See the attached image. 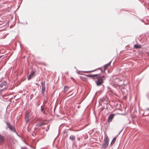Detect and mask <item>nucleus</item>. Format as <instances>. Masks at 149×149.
Listing matches in <instances>:
<instances>
[{
	"mask_svg": "<svg viewBox=\"0 0 149 149\" xmlns=\"http://www.w3.org/2000/svg\"><path fill=\"white\" fill-rule=\"evenodd\" d=\"M41 85L42 87V86L43 87H45V81H42L41 82Z\"/></svg>",
	"mask_w": 149,
	"mask_h": 149,
	"instance_id": "12",
	"label": "nucleus"
},
{
	"mask_svg": "<svg viewBox=\"0 0 149 149\" xmlns=\"http://www.w3.org/2000/svg\"><path fill=\"white\" fill-rule=\"evenodd\" d=\"M115 115V114H111L109 115L107 120V121L108 122H110L112 121V120L113 119Z\"/></svg>",
	"mask_w": 149,
	"mask_h": 149,
	"instance_id": "4",
	"label": "nucleus"
},
{
	"mask_svg": "<svg viewBox=\"0 0 149 149\" xmlns=\"http://www.w3.org/2000/svg\"><path fill=\"white\" fill-rule=\"evenodd\" d=\"M27 149L26 148H23L22 149Z\"/></svg>",
	"mask_w": 149,
	"mask_h": 149,
	"instance_id": "27",
	"label": "nucleus"
},
{
	"mask_svg": "<svg viewBox=\"0 0 149 149\" xmlns=\"http://www.w3.org/2000/svg\"><path fill=\"white\" fill-rule=\"evenodd\" d=\"M98 75V74H89L87 75V76L89 77H90L91 78H93L94 77H96Z\"/></svg>",
	"mask_w": 149,
	"mask_h": 149,
	"instance_id": "10",
	"label": "nucleus"
},
{
	"mask_svg": "<svg viewBox=\"0 0 149 149\" xmlns=\"http://www.w3.org/2000/svg\"><path fill=\"white\" fill-rule=\"evenodd\" d=\"M44 124V123H39L38 124H37V125H36V126H37V127H40L42 125H43Z\"/></svg>",
	"mask_w": 149,
	"mask_h": 149,
	"instance_id": "17",
	"label": "nucleus"
},
{
	"mask_svg": "<svg viewBox=\"0 0 149 149\" xmlns=\"http://www.w3.org/2000/svg\"><path fill=\"white\" fill-rule=\"evenodd\" d=\"M45 91V87H42L41 92L43 95L44 94Z\"/></svg>",
	"mask_w": 149,
	"mask_h": 149,
	"instance_id": "14",
	"label": "nucleus"
},
{
	"mask_svg": "<svg viewBox=\"0 0 149 149\" xmlns=\"http://www.w3.org/2000/svg\"><path fill=\"white\" fill-rule=\"evenodd\" d=\"M95 71V70H93V71H84L83 72L84 73H88L89 72H93Z\"/></svg>",
	"mask_w": 149,
	"mask_h": 149,
	"instance_id": "19",
	"label": "nucleus"
},
{
	"mask_svg": "<svg viewBox=\"0 0 149 149\" xmlns=\"http://www.w3.org/2000/svg\"><path fill=\"white\" fill-rule=\"evenodd\" d=\"M116 80H118V81L120 80V79H119V78H117L116 79Z\"/></svg>",
	"mask_w": 149,
	"mask_h": 149,
	"instance_id": "25",
	"label": "nucleus"
},
{
	"mask_svg": "<svg viewBox=\"0 0 149 149\" xmlns=\"http://www.w3.org/2000/svg\"><path fill=\"white\" fill-rule=\"evenodd\" d=\"M69 87L67 86H65L64 87V91L65 92L67 91V90L68 89Z\"/></svg>",
	"mask_w": 149,
	"mask_h": 149,
	"instance_id": "16",
	"label": "nucleus"
},
{
	"mask_svg": "<svg viewBox=\"0 0 149 149\" xmlns=\"http://www.w3.org/2000/svg\"><path fill=\"white\" fill-rule=\"evenodd\" d=\"M134 47L135 48L138 49L140 48L141 47V46L139 45H135L134 46Z\"/></svg>",
	"mask_w": 149,
	"mask_h": 149,
	"instance_id": "13",
	"label": "nucleus"
},
{
	"mask_svg": "<svg viewBox=\"0 0 149 149\" xmlns=\"http://www.w3.org/2000/svg\"><path fill=\"white\" fill-rule=\"evenodd\" d=\"M147 110H149V108H147V109H145V111H147Z\"/></svg>",
	"mask_w": 149,
	"mask_h": 149,
	"instance_id": "24",
	"label": "nucleus"
},
{
	"mask_svg": "<svg viewBox=\"0 0 149 149\" xmlns=\"http://www.w3.org/2000/svg\"><path fill=\"white\" fill-rule=\"evenodd\" d=\"M34 72L32 71L31 72L30 74H29L28 77V80H29L30 79H31L34 76Z\"/></svg>",
	"mask_w": 149,
	"mask_h": 149,
	"instance_id": "6",
	"label": "nucleus"
},
{
	"mask_svg": "<svg viewBox=\"0 0 149 149\" xmlns=\"http://www.w3.org/2000/svg\"><path fill=\"white\" fill-rule=\"evenodd\" d=\"M6 82L4 81L0 84V88H5L6 87Z\"/></svg>",
	"mask_w": 149,
	"mask_h": 149,
	"instance_id": "7",
	"label": "nucleus"
},
{
	"mask_svg": "<svg viewBox=\"0 0 149 149\" xmlns=\"http://www.w3.org/2000/svg\"><path fill=\"white\" fill-rule=\"evenodd\" d=\"M0 141L1 142H3L4 141V138L3 136H1L0 134Z\"/></svg>",
	"mask_w": 149,
	"mask_h": 149,
	"instance_id": "11",
	"label": "nucleus"
},
{
	"mask_svg": "<svg viewBox=\"0 0 149 149\" xmlns=\"http://www.w3.org/2000/svg\"><path fill=\"white\" fill-rule=\"evenodd\" d=\"M7 127L9 128L10 130L14 132H15L17 134V133L16 131V130L15 127L13 125H11L9 123L6 122Z\"/></svg>",
	"mask_w": 149,
	"mask_h": 149,
	"instance_id": "3",
	"label": "nucleus"
},
{
	"mask_svg": "<svg viewBox=\"0 0 149 149\" xmlns=\"http://www.w3.org/2000/svg\"><path fill=\"white\" fill-rule=\"evenodd\" d=\"M104 143L102 144V148L105 149L108 146L109 139L107 136L105 137L104 139Z\"/></svg>",
	"mask_w": 149,
	"mask_h": 149,
	"instance_id": "2",
	"label": "nucleus"
},
{
	"mask_svg": "<svg viewBox=\"0 0 149 149\" xmlns=\"http://www.w3.org/2000/svg\"><path fill=\"white\" fill-rule=\"evenodd\" d=\"M73 95V96H75V95L76 94H73V93H72L70 95Z\"/></svg>",
	"mask_w": 149,
	"mask_h": 149,
	"instance_id": "22",
	"label": "nucleus"
},
{
	"mask_svg": "<svg viewBox=\"0 0 149 149\" xmlns=\"http://www.w3.org/2000/svg\"><path fill=\"white\" fill-rule=\"evenodd\" d=\"M116 140V138H114L112 140V141L111 143V145H113V144L115 142Z\"/></svg>",
	"mask_w": 149,
	"mask_h": 149,
	"instance_id": "15",
	"label": "nucleus"
},
{
	"mask_svg": "<svg viewBox=\"0 0 149 149\" xmlns=\"http://www.w3.org/2000/svg\"><path fill=\"white\" fill-rule=\"evenodd\" d=\"M49 125H48V126H47V128L46 129V131H47V132L49 130Z\"/></svg>",
	"mask_w": 149,
	"mask_h": 149,
	"instance_id": "20",
	"label": "nucleus"
},
{
	"mask_svg": "<svg viewBox=\"0 0 149 149\" xmlns=\"http://www.w3.org/2000/svg\"><path fill=\"white\" fill-rule=\"evenodd\" d=\"M77 140L79 141L80 140V138L79 137H77Z\"/></svg>",
	"mask_w": 149,
	"mask_h": 149,
	"instance_id": "23",
	"label": "nucleus"
},
{
	"mask_svg": "<svg viewBox=\"0 0 149 149\" xmlns=\"http://www.w3.org/2000/svg\"><path fill=\"white\" fill-rule=\"evenodd\" d=\"M29 113L28 112H26L25 113V120L26 122H28L29 119Z\"/></svg>",
	"mask_w": 149,
	"mask_h": 149,
	"instance_id": "5",
	"label": "nucleus"
},
{
	"mask_svg": "<svg viewBox=\"0 0 149 149\" xmlns=\"http://www.w3.org/2000/svg\"><path fill=\"white\" fill-rule=\"evenodd\" d=\"M41 111L42 112H43V113H45V111H43V109L42 108V106H41Z\"/></svg>",
	"mask_w": 149,
	"mask_h": 149,
	"instance_id": "18",
	"label": "nucleus"
},
{
	"mask_svg": "<svg viewBox=\"0 0 149 149\" xmlns=\"http://www.w3.org/2000/svg\"><path fill=\"white\" fill-rule=\"evenodd\" d=\"M97 76L96 78L95 79V81L97 85L99 86L104 83V77L103 75L101 76L98 75Z\"/></svg>",
	"mask_w": 149,
	"mask_h": 149,
	"instance_id": "1",
	"label": "nucleus"
},
{
	"mask_svg": "<svg viewBox=\"0 0 149 149\" xmlns=\"http://www.w3.org/2000/svg\"><path fill=\"white\" fill-rule=\"evenodd\" d=\"M105 99H106V97H103L102 98V99H101V100L102 101H103L105 100Z\"/></svg>",
	"mask_w": 149,
	"mask_h": 149,
	"instance_id": "21",
	"label": "nucleus"
},
{
	"mask_svg": "<svg viewBox=\"0 0 149 149\" xmlns=\"http://www.w3.org/2000/svg\"><path fill=\"white\" fill-rule=\"evenodd\" d=\"M75 139V136L73 135H71L70 136V140L73 141Z\"/></svg>",
	"mask_w": 149,
	"mask_h": 149,
	"instance_id": "9",
	"label": "nucleus"
},
{
	"mask_svg": "<svg viewBox=\"0 0 149 149\" xmlns=\"http://www.w3.org/2000/svg\"><path fill=\"white\" fill-rule=\"evenodd\" d=\"M111 61L108 64H107L105 65L104 66V70H106L107 68L111 64Z\"/></svg>",
	"mask_w": 149,
	"mask_h": 149,
	"instance_id": "8",
	"label": "nucleus"
},
{
	"mask_svg": "<svg viewBox=\"0 0 149 149\" xmlns=\"http://www.w3.org/2000/svg\"><path fill=\"white\" fill-rule=\"evenodd\" d=\"M71 92H72V91H69V92H68V94H70V93H71Z\"/></svg>",
	"mask_w": 149,
	"mask_h": 149,
	"instance_id": "26",
	"label": "nucleus"
}]
</instances>
